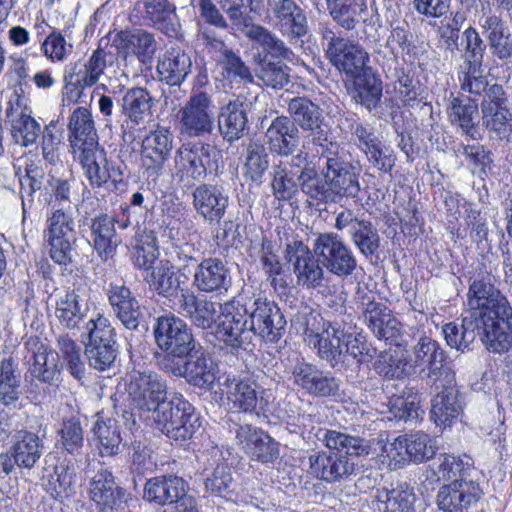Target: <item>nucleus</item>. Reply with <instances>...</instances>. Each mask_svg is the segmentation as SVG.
Segmentation results:
<instances>
[{"label":"nucleus","mask_w":512,"mask_h":512,"mask_svg":"<svg viewBox=\"0 0 512 512\" xmlns=\"http://www.w3.org/2000/svg\"><path fill=\"white\" fill-rule=\"evenodd\" d=\"M467 306L466 314L484 326V339L489 346L495 350L512 347V306L484 265L469 279Z\"/></svg>","instance_id":"f257e3e1"},{"label":"nucleus","mask_w":512,"mask_h":512,"mask_svg":"<svg viewBox=\"0 0 512 512\" xmlns=\"http://www.w3.org/2000/svg\"><path fill=\"white\" fill-rule=\"evenodd\" d=\"M303 194L316 204H337L344 199L357 198L360 186V172L348 160L345 152L321 163V174L316 168L306 173Z\"/></svg>","instance_id":"f03ea898"},{"label":"nucleus","mask_w":512,"mask_h":512,"mask_svg":"<svg viewBox=\"0 0 512 512\" xmlns=\"http://www.w3.org/2000/svg\"><path fill=\"white\" fill-rule=\"evenodd\" d=\"M438 480L448 481L440 487L436 503L444 512H468L483 495L480 485L470 478L473 471L471 458L440 454L432 466Z\"/></svg>","instance_id":"7ed1b4c3"},{"label":"nucleus","mask_w":512,"mask_h":512,"mask_svg":"<svg viewBox=\"0 0 512 512\" xmlns=\"http://www.w3.org/2000/svg\"><path fill=\"white\" fill-rule=\"evenodd\" d=\"M318 34L326 58L340 73L351 77L370 66L365 48L358 41L344 37L330 22H320Z\"/></svg>","instance_id":"20e7f679"},{"label":"nucleus","mask_w":512,"mask_h":512,"mask_svg":"<svg viewBox=\"0 0 512 512\" xmlns=\"http://www.w3.org/2000/svg\"><path fill=\"white\" fill-rule=\"evenodd\" d=\"M155 343L163 352L157 355L159 367L180 359H186L195 349L196 341L187 323L173 313H165L155 319L153 324Z\"/></svg>","instance_id":"39448f33"},{"label":"nucleus","mask_w":512,"mask_h":512,"mask_svg":"<svg viewBox=\"0 0 512 512\" xmlns=\"http://www.w3.org/2000/svg\"><path fill=\"white\" fill-rule=\"evenodd\" d=\"M461 46V62L457 65L460 89L473 98L481 97L489 83L482 69L487 45L479 32L469 26L461 34Z\"/></svg>","instance_id":"423d86ee"},{"label":"nucleus","mask_w":512,"mask_h":512,"mask_svg":"<svg viewBox=\"0 0 512 512\" xmlns=\"http://www.w3.org/2000/svg\"><path fill=\"white\" fill-rule=\"evenodd\" d=\"M82 338L89 366L98 371L110 369L118 354L116 330L110 320L97 314L85 323Z\"/></svg>","instance_id":"0eeeda50"},{"label":"nucleus","mask_w":512,"mask_h":512,"mask_svg":"<svg viewBox=\"0 0 512 512\" xmlns=\"http://www.w3.org/2000/svg\"><path fill=\"white\" fill-rule=\"evenodd\" d=\"M43 237L49 246V255L55 263L59 265L71 263L72 247L77 240L72 207L51 205Z\"/></svg>","instance_id":"6e6552de"},{"label":"nucleus","mask_w":512,"mask_h":512,"mask_svg":"<svg viewBox=\"0 0 512 512\" xmlns=\"http://www.w3.org/2000/svg\"><path fill=\"white\" fill-rule=\"evenodd\" d=\"M150 419L159 431L176 441L190 439L200 427L195 408L181 394L166 399Z\"/></svg>","instance_id":"1a4fd4ad"},{"label":"nucleus","mask_w":512,"mask_h":512,"mask_svg":"<svg viewBox=\"0 0 512 512\" xmlns=\"http://www.w3.org/2000/svg\"><path fill=\"white\" fill-rule=\"evenodd\" d=\"M309 154L300 150L289 159L274 162L269 171L272 195L278 201H290L306 186V173L313 170Z\"/></svg>","instance_id":"9d476101"},{"label":"nucleus","mask_w":512,"mask_h":512,"mask_svg":"<svg viewBox=\"0 0 512 512\" xmlns=\"http://www.w3.org/2000/svg\"><path fill=\"white\" fill-rule=\"evenodd\" d=\"M480 104L482 126L489 139L497 142H509L512 135V112L502 85H486L481 93Z\"/></svg>","instance_id":"9b49d317"},{"label":"nucleus","mask_w":512,"mask_h":512,"mask_svg":"<svg viewBox=\"0 0 512 512\" xmlns=\"http://www.w3.org/2000/svg\"><path fill=\"white\" fill-rule=\"evenodd\" d=\"M254 373L228 374L222 384L223 393L228 404L239 412L252 413L265 411L269 404L271 393L257 381Z\"/></svg>","instance_id":"f8f14e48"},{"label":"nucleus","mask_w":512,"mask_h":512,"mask_svg":"<svg viewBox=\"0 0 512 512\" xmlns=\"http://www.w3.org/2000/svg\"><path fill=\"white\" fill-rule=\"evenodd\" d=\"M126 391L139 417L150 419V416L167 399V382L154 371H133Z\"/></svg>","instance_id":"ddd939ff"},{"label":"nucleus","mask_w":512,"mask_h":512,"mask_svg":"<svg viewBox=\"0 0 512 512\" xmlns=\"http://www.w3.org/2000/svg\"><path fill=\"white\" fill-rule=\"evenodd\" d=\"M180 134L190 138L211 135L215 128L214 104L203 91L192 92L178 111Z\"/></svg>","instance_id":"4468645a"},{"label":"nucleus","mask_w":512,"mask_h":512,"mask_svg":"<svg viewBox=\"0 0 512 512\" xmlns=\"http://www.w3.org/2000/svg\"><path fill=\"white\" fill-rule=\"evenodd\" d=\"M313 251L323 268L345 279L357 269V259L351 248L336 233H321L314 240Z\"/></svg>","instance_id":"2eb2a0df"},{"label":"nucleus","mask_w":512,"mask_h":512,"mask_svg":"<svg viewBox=\"0 0 512 512\" xmlns=\"http://www.w3.org/2000/svg\"><path fill=\"white\" fill-rule=\"evenodd\" d=\"M249 303L250 299H233L219 307L217 337L236 350L250 342Z\"/></svg>","instance_id":"dca6fc26"},{"label":"nucleus","mask_w":512,"mask_h":512,"mask_svg":"<svg viewBox=\"0 0 512 512\" xmlns=\"http://www.w3.org/2000/svg\"><path fill=\"white\" fill-rule=\"evenodd\" d=\"M44 449V441L38 434L25 429L16 431L8 452L0 454L2 472L10 475L16 467L31 471L41 459Z\"/></svg>","instance_id":"f3484780"},{"label":"nucleus","mask_w":512,"mask_h":512,"mask_svg":"<svg viewBox=\"0 0 512 512\" xmlns=\"http://www.w3.org/2000/svg\"><path fill=\"white\" fill-rule=\"evenodd\" d=\"M413 365L417 372L426 373V384L433 387L439 381L450 383L455 373L446 364V352L428 336H421L412 349Z\"/></svg>","instance_id":"a211bd4d"},{"label":"nucleus","mask_w":512,"mask_h":512,"mask_svg":"<svg viewBox=\"0 0 512 512\" xmlns=\"http://www.w3.org/2000/svg\"><path fill=\"white\" fill-rule=\"evenodd\" d=\"M25 346L32 353L26 375V381L30 379L29 393L38 391V383L47 387L57 385L60 381L61 367L54 352L38 337H30Z\"/></svg>","instance_id":"6ab92c4d"},{"label":"nucleus","mask_w":512,"mask_h":512,"mask_svg":"<svg viewBox=\"0 0 512 512\" xmlns=\"http://www.w3.org/2000/svg\"><path fill=\"white\" fill-rule=\"evenodd\" d=\"M214 147L201 141L183 143L175 152L174 176L182 182L204 180L212 167Z\"/></svg>","instance_id":"aec40b11"},{"label":"nucleus","mask_w":512,"mask_h":512,"mask_svg":"<svg viewBox=\"0 0 512 512\" xmlns=\"http://www.w3.org/2000/svg\"><path fill=\"white\" fill-rule=\"evenodd\" d=\"M289 371L293 384L313 397H334L339 393L341 380L304 358L296 356Z\"/></svg>","instance_id":"412c9836"},{"label":"nucleus","mask_w":512,"mask_h":512,"mask_svg":"<svg viewBox=\"0 0 512 512\" xmlns=\"http://www.w3.org/2000/svg\"><path fill=\"white\" fill-rule=\"evenodd\" d=\"M174 136L169 128L158 126L142 141L141 168L149 181L157 182L173 150Z\"/></svg>","instance_id":"4be33fe9"},{"label":"nucleus","mask_w":512,"mask_h":512,"mask_svg":"<svg viewBox=\"0 0 512 512\" xmlns=\"http://www.w3.org/2000/svg\"><path fill=\"white\" fill-rule=\"evenodd\" d=\"M249 332L265 342L276 343L285 332L286 320L280 308L267 298L257 297L249 303Z\"/></svg>","instance_id":"5701e85b"},{"label":"nucleus","mask_w":512,"mask_h":512,"mask_svg":"<svg viewBox=\"0 0 512 512\" xmlns=\"http://www.w3.org/2000/svg\"><path fill=\"white\" fill-rule=\"evenodd\" d=\"M285 258L292 266L298 285L319 288L326 280L319 257H316L302 241L293 240L287 244Z\"/></svg>","instance_id":"b1692460"},{"label":"nucleus","mask_w":512,"mask_h":512,"mask_svg":"<svg viewBox=\"0 0 512 512\" xmlns=\"http://www.w3.org/2000/svg\"><path fill=\"white\" fill-rule=\"evenodd\" d=\"M274 27L290 41L299 40L309 32L305 10L295 0H267Z\"/></svg>","instance_id":"393cba45"},{"label":"nucleus","mask_w":512,"mask_h":512,"mask_svg":"<svg viewBox=\"0 0 512 512\" xmlns=\"http://www.w3.org/2000/svg\"><path fill=\"white\" fill-rule=\"evenodd\" d=\"M310 473L326 483L335 484L350 480L357 473V465L345 454L317 451L309 456Z\"/></svg>","instance_id":"a878e982"},{"label":"nucleus","mask_w":512,"mask_h":512,"mask_svg":"<svg viewBox=\"0 0 512 512\" xmlns=\"http://www.w3.org/2000/svg\"><path fill=\"white\" fill-rule=\"evenodd\" d=\"M235 438L237 444L252 461L273 465L279 458V443L260 428L250 424L239 425Z\"/></svg>","instance_id":"bb28decb"},{"label":"nucleus","mask_w":512,"mask_h":512,"mask_svg":"<svg viewBox=\"0 0 512 512\" xmlns=\"http://www.w3.org/2000/svg\"><path fill=\"white\" fill-rule=\"evenodd\" d=\"M89 497L100 512L123 510L129 494L117 485L111 471L100 466L89 480Z\"/></svg>","instance_id":"cd10ccee"},{"label":"nucleus","mask_w":512,"mask_h":512,"mask_svg":"<svg viewBox=\"0 0 512 512\" xmlns=\"http://www.w3.org/2000/svg\"><path fill=\"white\" fill-rule=\"evenodd\" d=\"M216 370L213 360L195 347L186 359L165 366L164 371L174 376H183L194 386L210 387L216 379Z\"/></svg>","instance_id":"c85d7f7f"},{"label":"nucleus","mask_w":512,"mask_h":512,"mask_svg":"<svg viewBox=\"0 0 512 512\" xmlns=\"http://www.w3.org/2000/svg\"><path fill=\"white\" fill-rule=\"evenodd\" d=\"M78 159L84 174L92 187H101L110 179L117 186L122 183V172L119 169L110 170L106 152L99 147V143L72 151Z\"/></svg>","instance_id":"c756f323"},{"label":"nucleus","mask_w":512,"mask_h":512,"mask_svg":"<svg viewBox=\"0 0 512 512\" xmlns=\"http://www.w3.org/2000/svg\"><path fill=\"white\" fill-rule=\"evenodd\" d=\"M372 505L375 512H415L417 495L406 481H396L376 488Z\"/></svg>","instance_id":"7c9ffc66"},{"label":"nucleus","mask_w":512,"mask_h":512,"mask_svg":"<svg viewBox=\"0 0 512 512\" xmlns=\"http://www.w3.org/2000/svg\"><path fill=\"white\" fill-rule=\"evenodd\" d=\"M432 388L440 391L432 399L430 417L438 427L451 426L464 409V403L456 387L455 375L450 383L439 381Z\"/></svg>","instance_id":"2f4dec72"},{"label":"nucleus","mask_w":512,"mask_h":512,"mask_svg":"<svg viewBox=\"0 0 512 512\" xmlns=\"http://www.w3.org/2000/svg\"><path fill=\"white\" fill-rule=\"evenodd\" d=\"M198 40L202 42L210 53L214 54L216 60L222 65L228 77L239 78L248 82L252 81L249 67L233 50L226 46L222 39L217 37L213 30L207 27L200 28Z\"/></svg>","instance_id":"473e14b6"},{"label":"nucleus","mask_w":512,"mask_h":512,"mask_svg":"<svg viewBox=\"0 0 512 512\" xmlns=\"http://www.w3.org/2000/svg\"><path fill=\"white\" fill-rule=\"evenodd\" d=\"M195 211L209 224H220L229 206V196L223 187L202 183L193 193Z\"/></svg>","instance_id":"72a5a7b5"},{"label":"nucleus","mask_w":512,"mask_h":512,"mask_svg":"<svg viewBox=\"0 0 512 512\" xmlns=\"http://www.w3.org/2000/svg\"><path fill=\"white\" fill-rule=\"evenodd\" d=\"M90 311V301L82 289H68L57 295L55 317L66 329H78Z\"/></svg>","instance_id":"f704fd0d"},{"label":"nucleus","mask_w":512,"mask_h":512,"mask_svg":"<svg viewBox=\"0 0 512 512\" xmlns=\"http://www.w3.org/2000/svg\"><path fill=\"white\" fill-rule=\"evenodd\" d=\"M442 332L447 345L461 352L469 349L477 337L489 352L502 354L508 351L495 350L489 346L484 339V326L479 324L475 317H470L467 314L463 316L461 324L455 322L445 324Z\"/></svg>","instance_id":"c9c22d12"},{"label":"nucleus","mask_w":512,"mask_h":512,"mask_svg":"<svg viewBox=\"0 0 512 512\" xmlns=\"http://www.w3.org/2000/svg\"><path fill=\"white\" fill-rule=\"evenodd\" d=\"M107 297L112 311L124 327L135 330L142 316L139 301L124 284L110 283Z\"/></svg>","instance_id":"e433bc0d"},{"label":"nucleus","mask_w":512,"mask_h":512,"mask_svg":"<svg viewBox=\"0 0 512 512\" xmlns=\"http://www.w3.org/2000/svg\"><path fill=\"white\" fill-rule=\"evenodd\" d=\"M230 284V270L219 258H206L194 270L193 285L201 292L222 293Z\"/></svg>","instance_id":"4c0bfd02"},{"label":"nucleus","mask_w":512,"mask_h":512,"mask_svg":"<svg viewBox=\"0 0 512 512\" xmlns=\"http://www.w3.org/2000/svg\"><path fill=\"white\" fill-rule=\"evenodd\" d=\"M350 78L352 82L348 87V93L355 103L362 105L369 112L377 108L383 95V83L373 68L369 66Z\"/></svg>","instance_id":"58836bf2"},{"label":"nucleus","mask_w":512,"mask_h":512,"mask_svg":"<svg viewBox=\"0 0 512 512\" xmlns=\"http://www.w3.org/2000/svg\"><path fill=\"white\" fill-rule=\"evenodd\" d=\"M265 137L272 153L282 157L294 155L299 145V129L287 116H278L272 120Z\"/></svg>","instance_id":"ea45409f"},{"label":"nucleus","mask_w":512,"mask_h":512,"mask_svg":"<svg viewBox=\"0 0 512 512\" xmlns=\"http://www.w3.org/2000/svg\"><path fill=\"white\" fill-rule=\"evenodd\" d=\"M480 27L491 54L507 62L512 58V38L504 21L497 15H483Z\"/></svg>","instance_id":"a19ab883"},{"label":"nucleus","mask_w":512,"mask_h":512,"mask_svg":"<svg viewBox=\"0 0 512 512\" xmlns=\"http://www.w3.org/2000/svg\"><path fill=\"white\" fill-rule=\"evenodd\" d=\"M218 128L223 138L233 143L244 136L248 128V118L245 102L240 98L229 100L220 108Z\"/></svg>","instance_id":"79ce46f5"},{"label":"nucleus","mask_w":512,"mask_h":512,"mask_svg":"<svg viewBox=\"0 0 512 512\" xmlns=\"http://www.w3.org/2000/svg\"><path fill=\"white\" fill-rule=\"evenodd\" d=\"M186 493V483L178 476H157L147 480L143 497L160 506L173 505Z\"/></svg>","instance_id":"37998d69"},{"label":"nucleus","mask_w":512,"mask_h":512,"mask_svg":"<svg viewBox=\"0 0 512 512\" xmlns=\"http://www.w3.org/2000/svg\"><path fill=\"white\" fill-rule=\"evenodd\" d=\"M315 337L317 343L314 345L318 349V356L328 362L332 368L340 369L346 361L343 329L327 323V325L324 324L321 333H315Z\"/></svg>","instance_id":"c03bdc74"},{"label":"nucleus","mask_w":512,"mask_h":512,"mask_svg":"<svg viewBox=\"0 0 512 512\" xmlns=\"http://www.w3.org/2000/svg\"><path fill=\"white\" fill-rule=\"evenodd\" d=\"M191 67L189 54L179 48H171L158 61L156 70L162 82L180 86L191 72Z\"/></svg>","instance_id":"a18cd8bd"},{"label":"nucleus","mask_w":512,"mask_h":512,"mask_svg":"<svg viewBox=\"0 0 512 512\" xmlns=\"http://www.w3.org/2000/svg\"><path fill=\"white\" fill-rule=\"evenodd\" d=\"M362 318L368 329L379 340L392 342L400 336L401 323L382 302L373 305L370 310H366Z\"/></svg>","instance_id":"49530a36"},{"label":"nucleus","mask_w":512,"mask_h":512,"mask_svg":"<svg viewBox=\"0 0 512 512\" xmlns=\"http://www.w3.org/2000/svg\"><path fill=\"white\" fill-rule=\"evenodd\" d=\"M92 246L98 256L106 261L112 258L121 240L115 229V219L107 214L95 217L91 223Z\"/></svg>","instance_id":"de8ad7c7"},{"label":"nucleus","mask_w":512,"mask_h":512,"mask_svg":"<svg viewBox=\"0 0 512 512\" xmlns=\"http://www.w3.org/2000/svg\"><path fill=\"white\" fill-rule=\"evenodd\" d=\"M69 141L72 151L98 143V135L91 111L77 107L72 112L69 123Z\"/></svg>","instance_id":"09e8293b"},{"label":"nucleus","mask_w":512,"mask_h":512,"mask_svg":"<svg viewBox=\"0 0 512 512\" xmlns=\"http://www.w3.org/2000/svg\"><path fill=\"white\" fill-rule=\"evenodd\" d=\"M317 438L329 450L350 456H364L371 451L369 440L337 430L319 429Z\"/></svg>","instance_id":"8fccbe9b"},{"label":"nucleus","mask_w":512,"mask_h":512,"mask_svg":"<svg viewBox=\"0 0 512 512\" xmlns=\"http://www.w3.org/2000/svg\"><path fill=\"white\" fill-rule=\"evenodd\" d=\"M469 101L463 103L459 97H452L449 101L448 116L451 123L461 129L462 134L472 140H479L481 134L475 117L478 114L477 101L480 97L473 98L469 95Z\"/></svg>","instance_id":"3c124183"},{"label":"nucleus","mask_w":512,"mask_h":512,"mask_svg":"<svg viewBox=\"0 0 512 512\" xmlns=\"http://www.w3.org/2000/svg\"><path fill=\"white\" fill-rule=\"evenodd\" d=\"M22 396V375L17 359L12 356L0 361V404L16 407Z\"/></svg>","instance_id":"603ef678"},{"label":"nucleus","mask_w":512,"mask_h":512,"mask_svg":"<svg viewBox=\"0 0 512 512\" xmlns=\"http://www.w3.org/2000/svg\"><path fill=\"white\" fill-rule=\"evenodd\" d=\"M394 449H404L403 462L419 464L431 459L436 453L435 441L426 433L417 431L398 437L393 443Z\"/></svg>","instance_id":"864d4df0"},{"label":"nucleus","mask_w":512,"mask_h":512,"mask_svg":"<svg viewBox=\"0 0 512 512\" xmlns=\"http://www.w3.org/2000/svg\"><path fill=\"white\" fill-rule=\"evenodd\" d=\"M113 42L117 50L137 55L142 61L152 57L157 48L154 36L142 29L120 31Z\"/></svg>","instance_id":"5fc2aeb1"},{"label":"nucleus","mask_w":512,"mask_h":512,"mask_svg":"<svg viewBox=\"0 0 512 512\" xmlns=\"http://www.w3.org/2000/svg\"><path fill=\"white\" fill-rule=\"evenodd\" d=\"M180 313L189 318L191 322L202 329L210 328L216 321L217 304L201 299L192 292L181 293Z\"/></svg>","instance_id":"6e6d98bb"},{"label":"nucleus","mask_w":512,"mask_h":512,"mask_svg":"<svg viewBox=\"0 0 512 512\" xmlns=\"http://www.w3.org/2000/svg\"><path fill=\"white\" fill-rule=\"evenodd\" d=\"M120 105L123 115L133 124L139 125L151 115L154 98L147 89L133 87L126 90Z\"/></svg>","instance_id":"4d7b16f0"},{"label":"nucleus","mask_w":512,"mask_h":512,"mask_svg":"<svg viewBox=\"0 0 512 512\" xmlns=\"http://www.w3.org/2000/svg\"><path fill=\"white\" fill-rule=\"evenodd\" d=\"M6 118L11 125V134L15 143L23 147L36 143L41 133V126L33 117L18 111L11 105L6 109Z\"/></svg>","instance_id":"13d9d810"},{"label":"nucleus","mask_w":512,"mask_h":512,"mask_svg":"<svg viewBox=\"0 0 512 512\" xmlns=\"http://www.w3.org/2000/svg\"><path fill=\"white\" fill-rule=\"evenodd\" d=\"M388 406L393 417L404 422L416 423L424 414L421 396L412 387H406L401 395L391 397Z\"/></svg>","instance_id":"bf43d9fd"},{"label":"nucleus","mask_w":512,"mask_h":512,"mask_svg":"<svg viewBox=\"0 0 512 512\" xmlns=\"http://www.w3.org/2000/svg\"><path fill=\"white\" fill-rule=\"evenodd\" d=\"M332 20L346 31L359 23L361 13L366 10V0H325Z\"/></svg>","instance_id":"052dcab7"},{"label":"nucleus","mask_w":512,"mask_h":512,"mask_svg":"<svg viewBox=\"0 0 512 512\" xmlns=\"http://www.w3.org/2000/svg\"><path fill=\"white\" fill-rule=\"evenodd\" d=\"M269 168V155L264 145L258 140H250L244 152L243 175L252 182L261 184Z\"/></svg>","instance_id":"680f3d73"},{"label":"nucleus","mask_w":512,"mask_h":512,"mask_svg":"<svg viewBox=\"0 0 512 512\" xmlns=\"http://www.w3.org/2000/svg\"><path fill=\"white\" fill-rule=\"evenodd\" d=\"M57 359L62 358L69 373L77 380L85 376V364L81 356V348L68 334H60L56 338Z\"/></svg>","instance_id":"e2e57ef3"},{"label":"nucleus","mask_w":512,"mask_h":512,"mask_svg":"<svg viewBox=\"0 0 512 512\" xmlns=\"http://www.w3.org/2000/svg\"><path fill=\"white\" fill-rule=\"evenodd\" d=\"M287 109L294 124L303 130L317 127L324 120L322 109L307 97L292 98Z\"/></svg>","instance_id":"0e129e2a"},{"label":"nucleus","mask_w":512,"mask_h":512,"mask_svg":"<svg viewBox=\"0 0 512 512\" xmlns=\"http://www.w3.org/2000/svg\"><path fill=\"white\" fill-rule=\"evenodd\" d=\"M381 358L382 360L376 363L375 369L379 375L387 379H403L418 373L413 365L411 355L395 351L394 353L381 356Z\"/></svg>","instance_id":"69168bd1"},{"label":"nucleus","mask_w":512,"mask_h":512,"mask_svg":"<svg viewBox=\"0 0 512 512\" xmlns=\"http://www.w3.org/2000/svg\"><path fill=\"white\" fill-rule=\"evenodd\" d=\"M148 282L153 290L166 298L177 297L179 292L184 293L181 288L180 276L174 271V267L168 263L161 262L154 267Z\"/></svg>","instance_id":"338daca9"},{"label":"nucleus","mask_w":512,"mask_h":512,"mask_svg":"<svg viewBox=\"0 0 512 512\" xmlns=\"http://www.w3.org/2000/svg\"><path fill=\"white\" fill-rule=\"evenodd\" d=\"M93 433L102 456H112L119 453L122 438L115 419H98L93 426Z\"/></svg>","instance_id":"774afa93"}]
</instances>
